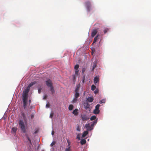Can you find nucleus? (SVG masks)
Listing matches in <instances>:
<instances>
[{
    "label": "nucleus",
    "instance_id": "obj_16",
    "mask_svg": "<svg viewBox=\"0 0 151 151\" xmlns=\"http://www.w3.org/2000/svg\"><path fill=\"white\" fill-rule=\"evenodd\" d=\"M88 134V131H85L83 132L82 135V137H85Z\"/></svg>",
    "mask_w": 151,
    "mask_h": 151
},
{
    "label": "nucleus",
    "instance_id": "obj_2",
    "mask_svg": "<svg viewBox=\"0 0 151 151\" xmlns=\"http://www.w3.org/2000/svg\"><path fill=\"white\" fill-rule=\"evenodd\" d=\"M19 127L22 131L24 133H25L27 132V128L26 126H25L24 123V121L22 120H20L19 122Z\"/></svg>",
    "mask_w": 151,
    "mask_h": 151
},
{
    "label": "nucleus",
    "instance_id": "obj_5",
    "mask_svg": "<svg viewBox=\"0 0 151 151\" xmlns=\"http://www.w3.org/2000/svg\"><path fill=\"white\" fill-rule=\"evenodd\" d=\"M82 121H85L88 120L89 119V117L86 114H81L80 116Z\"/></svg>",
    "mask_w": 151,
    "mask_h": 151
},
{
    "label": "nucleus",
    "instance_id": "obj_20",
    "mask_svg": "<svg viewBox=\"0 0 151 151\" xmlns=\"http://www.w3.org/2000/svg\"><path fill=\"white\" fill-rule=\"evenodd\" d=\"M73 106L72 104L70 105L68 107V109L69 110H72L73 108Z\"/></svg>",
    "mask_w": 151,
    "mask_h": 151
},
{
    "label": "nucleus",
    "instance_id": "obj_19",
    "mask_svg": "<svg viewBox=\"0 0 151 151\" xmlns=\"http://www.w3.org/2000/svg\"><path fill=\"white\" fill-rule=\"evenodd\" d=\"M88 101L90 102H91L93 101V99L92 97H88L87 99Z\"/></svg>",
    "mask_w": 151,
    "mask_h": 151
},
{
    "label": "nucleus",
    "instance_id": "obj_13",
    "mask_svg": "<svg viewBox=\"0 0 151 151\" xmlns=\"http://www.w3.org/2000/svg\"><path fill=\"white\" fill-rule=\"evenodd\" d=\"M36 83V81H33L31 82L28 86L27 87L30 89V88L32 87Z\"/></svg>",
    "mask_w": 151,
    "mask_h": 151
},
{
    "label": "nucleus",
    "instance_id": "obj_25",
    "mask_svg": "<svg viewBox=\"0 0 151 151\" xmlns=\"http://www.w3.org/2000/svg\"><path fill=\"white\" fill-rule=\"evenodd\" d=\"M38 87V92L39 93H40L41 92V90L42 89V88H41V87H40L39 86Z\"/></svg>",
    "mask_w": 151,
    "mask_h": 151
},
{
    "label": "nucleus",
    "instance_id": "obj_26",
    "mask_svg": "<svg viewBox=\"0 0 151 151\" xmlns=\"http://www.w3.org/2000/svg\"><path fill=\"white\" fill-rule=\"evenodd\" d=\"M96 64L95 63H93V66L92 69V71H93V70L94 69L96 68Z\"/></svg>",
    "mask_w": 151,
    "mask_h": 151
},
{
    "label": "nucleus",
    "instance_id": "obj_7",
    "mask_svg": "<svg viewBox=\"0 0 151 151\" xmlns=\"http://www.w3.org/2000/svg\"><path fill=\"white\" fill-rule=\"evenodd\" d=\"M100 105L99 104L97 105L96 106L95 109L93 110V113L95 114H98L100 112V110H99Z\"/></svg>",
    "mask_w": 151,
    "mask_h": 151
},
{
    "label": "nucleus",
    "instance_id": "obj_38",
    "mask_svg": "<svg viewBox=\"0 0 151 151\" xmlns=\"http://www.w3.org/2000/svg\"><path fill=\"white\" fill-rule=\"evenodd\" d=\"M26 135L27 137V139H28V140L29 141L31 142V140H30L27 134H26Z\"/></svg>",
    "mask_w": 151,
    "mask_h": 151
},
{
    "label": "nucleus",
    "instance_id": "obj_33",
    "mask_svg": "<svg viewBox=\"0 0 151 151\" xmlns=\"http://www.w3.org/2000/svg\"><path fill=\"white\" fill-rule=\"evenodd\" d=\"M65 151H71V149L70 147H69L68 148H66L65 150Z\"/></svg>",
    "mask_w": 151,
    "mask_h": 151
},
{
    "label": "nucleus",
    "instance_id": "obj_27",
    "mask_svg": "<svg viewBox=\"0 0 151 151\" xmlns=\"http://www.w3.org/2000/svg\"><path fill=\"white\" fill-rule=\"evenodd\" d=\"M109 31V29L108 28H106L104 30V34H106L107 32Z\"/></svg>",
    "mask_w": 151,
    "mask_h": 151
},
{
    "label": "nucleus",
    "instance_id": "obj_21",
    "mask_svg": "<svg viewBox=\"0 0 151 151\" xmlns=\"http://www.w3.org/2000/svg\"><path fill=\"white\" fill-rule=\"evenodd\" d=\"M75 92V97L76 98H77L80 96L79 93L78 92Z\"/></svg>",
    "mask_w": 151,
    "mask_h": 151
},
{
    "label": "nucleus",
    "instance_id": "obj_30",
    "mask_svg": "<svg viewBox=\"0 0 151 151\" xmlns=\"http://www.w3.org/2000/svg\"><path fill=\"white\" fill-rule=\"evenodd\" d=\"M79 67V65H76L74 67V68L75 70L76 69H78Z\"/></svg>",
    "mask_w": 151,
    "mask_h": 151
},
{
    "label": "nucleus",
    "instance_id": "obj_32",
    "mask_svg": "<svg viewBox=\"0 0 151 151\" xmlns=\"http://www.w3.org/2000/svg\"><path fill=\"white\" fill-rule=\"evenodd\" d=\"M85 75H84L83 76V80H82V83L83 84L85 82Z\"/></svg>",
    "mask_w": 151,
    "mask_h": 151
},
{
    "label": "nucleus",
    "instance_id": "obj_18",
    "mask_svg": "<svg viewBox=\"0 0 151 151\" xmlns=\"http://www.w3.org/2000/svg\"><path fill=\"white\" fill-rule=\"evenodd\" d=\"M86 141L84 139H82L80 141L81 144L82 145H83L85 144H86Z\"/></svg>",
    "mask_w": 151,
    "mask_h": 151
},
{
    "label": "nucleus",
    "instance_id": "obj_37",
    "mask_svg": "<svg viewBox=\"0 0 151 151\" xmlns=\"http://www.w3.org/2000/svg\"><path fill=\"white\" fill-rule=\"evenodd\" d=\"M50 104H47L46 105V107L47 108H48L50 107Z\"/></svg>",
    "mask_w": 151,
    "mask_h": 151
},
{
    "label": "nucleus",
    "instance_id": "obj_40",
    "mask_svg": "<svg viewBox=\"0 0 151 151\" xmlns=\"http://www.w3.org/2000/svg\"><path fill=\"white\" fill-rule=\"evenodd\" d=\"M85 68H82V73H83L85 71Z\"/></svg>",
    "mask_w": 151,
    "mask_h": 151
},
{
    "label": "nucleus",
    "instance_id": "obj_12",
    "mask_svg": "<svg viewBox=\"0 0 151 151\" xmlns=\"http://www.w3.org/2000/svg\"><path fill=\"white\" fill-rule=\"evenodd\" d=\"M78 109H76L73 111L72 113L75 116H77L78 114Z\"/></svg>",
    "mask_w": 151,
    "mask_h": 151
},
{
    "label": "nucleus",
    "instance_id": "obj_23",
    "mask_svg": "<svg viewBox=\"0 0 151 151\" xmlns=\"http://www.w3.org/2000/svg\"><path fill=\"white\" fill-rule=\"evenodd\" d=\"M77 98H74L73 100L72 101V102L73 103H74L76 102L77 101Z\"/></svg>",
    "mask_w": 151,
    "mask_h": 151
},
{
    "label": "nucleus",
    "instance_id": "obj_24",
    "mask_svg": "<svg viewBox=\"0 0 151 151\" xmlns=\"http://www.w3.org/2000/svg\"><path fill=\"white\" fill-rule=\"evenodd\" d=\"M96 88V86L93 85L91 86V89L92 91H94Z\"/></svg>",
    "mask_w": 151,
    "mask_h": 151
},
{
    "label": "nucleus",
    "instance_id": "obj_45",
    "mask_svg": "<svg viewBox=\"0 0 151 151\" xmlns=\"http://www.w3.org/2000/svg\"><path fill=\"white\" fill-rule=\"evenodd\" d=\"M29 105H30V102H31V100H29Z\"/></svg>",
    "mask_w": 151,
    "mask_h": 151
},
{
    "label": "nucleus",
    "instance_id": "obj_31",
    "mask_svg": "<svg viewBox=\"0 0 151 151\" xmlns=\"http://www.w3.org/2000/svg\"><path fill=\"white\" fill-rule=\"evenodd\" d=\"M76 130L77 131H80L81 130V128L80 127V126L79 125H78L76 128Z\"/></svg>",
    "mask_w": 151,
    "mask_h": 151
},
{
    "label": "nucleus",
    "instance_id": "obj_10",
    "mask_svg": "<svg viewBox=\"0 0 151 151\" xmlns=\"http://www.w3.org/2000/svg\"><path fill=\"white\" fill-rule=\"evenodd\" d=\"M79 72V70L78 69H76L75 70V75H73V79L75 80L76 79V76H78V73Z\"/></svg>",
    "mask_w": 151,
    "mask_h": 151
},
{
    "label": "nucleus",
    "instance_id": "obj_14",
    "mask_svg": "<svg viewBox=\"0 0 151 151\" xmlns=\"http://www.w3.org/2000/svg\"><path fill=\"white\" fill-rule=\"evenodd\" d=\"M17 129V127H14L12 129V133H15Z\"/></svg>",
    "mask_w": 151,
    "mask_h": 151
},
{
    "label": "nucleus",
    "instance_id": "obj_29",
    "mask_svg": "<svg viewBox=\"0 0 151 151\" xmlns=\"http://www.w3.org/2000/svg\"><path fill=\"white\" fill-rule=\"evenodd\" d=\"M56 142L55 141H53L52 143L50 144V146L51 147H52L55 144Z\"/></svg>",
    "mask_w": 151,
    "mask_h": 151
},
{
    "label": "nucleus",
    "instance_id": "obj_28",
    "mask_svg": "<svg viewBox=\"0 0 151 151\" xmlns=\"http://www.w3.org/2000/svg\"><path fill=\"white\" fill-rule=\"evenodd\" d=\"M105 102V100L104 99H103L101 100L99 103L100 104H101L102 103H104Z\"/></svg>",
    "mask_w": 151,
    "mask_h": 151
},
{
    "label": "nucleus",
    "instance_id": "obj_41",
    "mask_svg": "<svg viewBox=\"0 0 151 151\" xmlns=\"http://www.w3.org/2000/svg\"><path fill=\"white\" fill-rule=\"evenodd\" d=\"M38 130H36L35 131V132H34V134H37V133H38Z\"/></svg>",
    "mask_w": 151,
    "mask_h": 151
},
{
    "label": "nucleus",
    "instance_id": "obj_43",
    "mask_svg": "<svg viewBox=\"0 0 151 151\" xmlns=\"http://www.w3.org/2000/svg\"><path fill=\"white\" fill-rule=\"evenodd\" d=\"M31 119H32L34 117V114H31Z\"/></svg>",
    "mask_w": 151,
    "mask_h": 151
},
{
    "label": "nucleus",
    "instance_id": "obj_22",
    "mask_svg": "<svg viewBox=\"0 0 151 151\" xmlns=\"http://www.w3.org/2000/svg\"><path fill=\"white\" fill-rule=\"evenodd\" d=\"M96 118V116L95 115L92 116L90 118V120L92 121L95 120Z\"/></svg>",
    "mask_w": 151,
    "mask_h": 151
},
{
    "label": "nucleus",
    "instance_id": "obj_11",
    "mask_svg": "<svg viewBox=\"0 0 151 151\" xmlns=\"http://www.w3.org/2000/svg\"><path fill=\"white\" fill-rule=\"evenodd\" d=\"M83 105L85 109L87 110L89 108L90 105L88 103H84Z\"/></svg>",
    "mask_w": 151,
    "mask_h": 151
},
{
    "label": "nucleus",
    "instance_id": "obj_6",
    "mask_svg": "<svg viewBox=\"0 0 151 151\" xmlns=\"http://www.w3.org/2000/svg\"><path fill=\"white\" fill-rule=\"evenodd\" d=\"M86 6L87 8V10L89 12L91 9V4L89 1H87L86 2Z\"/></svg>",
    "mask_w": 151,
    "mask_h": 151
},
{
    "label": "nucleus",
    "instance_id": "obj_42",
    "mask_svg": "<svg viewBox=\"0 0 151 151\" xmlns=\"http://www.w3.org/2000/svg\"><path fill=\"white\" fill-rule=\"evenodd\" d=\"M80 87V85L79 84L78 85H77L76 87L79 88Z\"/></svg>",
    "mask_w": 151,
    "mask_h": 151
},
{
    "label": "nucleus",
    "instance_id": "obj_39",
    "mask_svg": "<svg viewBox=\"0 0 151 151\" xmlns=\"http://www.w3.org/2000/svg\"><path fill=\"white\" fill-rule=\"evenodd\" d=\"M53 115V113H51L50 115V117L51 118H52Z\"/></svg>",
    "mask_w": 151,
    "mask_h": 151
},
{
    "label": "nucleus",
    "instance_id": "obj_1",
    "mask_svg": "<svg viewBox=\"0 0 151 151\" xmlns=\"http://www.w3.org/2000/svg\"><path fill=\"white\" fill-rule=\"evenodd\" d=\"M30 89L27 87L25 90L23 91L22 94L23 105L24 109H25L27 105V96Z\"/></svg>",
    "mask_w": 151,
    "mask_h": 151
},
{
    "label": "nucleus",
    "instance_id": "obj_17",
    "mask_svg": "<svg viewBox=\"0 0 151 151\" xmlns=\"http://www.w3.org/2000/svg\"><path fill=\"white\" fill-rule=\"evenodd\" d=\"M94 83L96 84L99 81V78L97 77H95L94 79Z\"/></svg>",
    "mask_w": 151,
    "mask_h": 151
},
{
    "label": "nucleus",
    "instance_id": "obj_44",
    "mask_svg": "<svg viewBox=\"0 0 151 151\" xmlns=\"http://www.w3.org/2000/svg\"><path fill=\"white\" fill-rule=\"evenodd\" d=\"M55 132L54 131H52V135H53L54 134Z\"/></svg>",
    "mask_w": 151,
    "mask_h": 151
},
{
    "label": "nucleus",
    "instance_id": "obj_4",
    "mask_svg": "<svg viewBox=\"0 0 151 151\" xmlns=\"http://www.w3.org/2000/svg\"><path fill=\"white\" fill-rule=\"evenodd\" d=\"M97 122V120H95L90 125V123L86 124L85 125V127L88 131H91L93 129L94 126L96 125ZM91 123L92 122H91Z\"/></svg>",
    "mask_w": 151,
    "mask_h": 151
},
{
    "label": "nucleus",
    "instance_id": "obj_46",
    "mask_svg": "<svg viewBox=\"0 0 151 151\" xmlns=\"http://www.w3.org/2000/svg\"><path fill=\"white\" fill-rule=\"evenodd\" d=\"M47 98V96H45L43 98V99H45Z\"/></svg>",
    "mask_w": 151,
    "mask_h": 151
},
{
    "label": "nucleus",
    "instance_id": "obj_35",
    "mask_svg": "<svg viewBox=\"0 0 151 151\" xmlns=\"http://www.w3.org/2000/svg\"><path fill=\"white\" fill-rule=\"evenodd\" d=\"M99 92V90L98 89H96V90L94 91V93L95 94Z\"/></svg>",
    "mask_w": 151,
    "mask_h": 151
},
{
    "label": "nucleus",
    "instance_id": "obj_8",
    "mask_svg": "<svg viewBox=\"0 0 151 151\" xmlns=\"http://www.w3.org/2000/svg\"><path fill=\"white\" fill-rule=\"evenodd\" d=\"M21 115L23 117L25 123H27V119L25 113L23 112H21Z\"/></svg>",
    "mask_w": 151,
    "mask_h": 151
},
{
    "label": "nucleus",
    "instance_id": "obj_3",
    "mask_svg": "<svg viewBox=\"0 0 151 151\" xmlns=\"http://www.w3.org/2000/svg\"><path fill=\"white\" fill-rule=\"evenodd\" d=\"M46 84L48 87L50 88V90L52 94L54 93L55 91L52 81L50 79L46 81Z\"/></svg>",
    "mask_w": 151,
    "mask_h": 151
},
{
    "label": "nucleus",
    "instance_id": "obj_34",
    "mask_svg": "<svg viewBox=\"0 0 151 151\" xmlns=\"http://www.w3.org/2000/svg\"><path fill=\"white\" fill-rule=\"evenodd\" d=\"M79 88H76L75 90V92H78L79 91Z\"/></svg>",
    "mask_w": 151,
    "mask_h": 151
},
{
    "label": "nucleus",
    "instance_id": "obj_9",
    "mask_svg": "<svg viewBox=\"0 0 151 151\" xmlns=\"http://www.w3.org/2000/svg\"><path fill=\"white\" fill-rule=\"evenodd\" d=\"M98 31L97 29H93L92 32L91 37H94L97 33Z\"/></svg>",
    "mask_w": 151,
    "mask_h": 151
},
{
    "label": "nucleus",
    "instance_id": "obj_36",
    "mask_svg": "<svg viewBox=\"0 0 151 151\" xmlns=\"http://www.w3.org/2000/svg\"><path fill=\"white\" fill-rule=\"evenodd\" d=\"M67 142L68 143V146H69L70 144V141L68 139H67Z\"/></svg>",
    "mask_w": 151,
    "mask_h": 151
},
{
    "label": "nucleus",
    "instance_id": "obj_15",
    "mask_svg": "<svg viewBox=\"0 0 151 151\" xmlns=\"http://www.w3.org/2000/svg\"><path fill=\"white\" fill-rule=\"evenodd\" d=\"M99 35L98 34L97 36H96L95 38L93 40V42L92 45H93L94 43H95L96 41L98 39L99 37Z\"/></svg>",
    "mask_w": 151,
    "mask_h": 151
}]
</instances>
